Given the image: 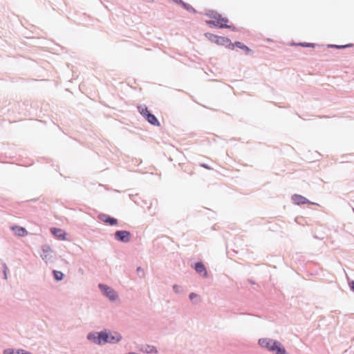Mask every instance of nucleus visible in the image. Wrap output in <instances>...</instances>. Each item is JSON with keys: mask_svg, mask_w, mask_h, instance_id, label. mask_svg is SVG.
I'll list each match as a JSON object with an SVG mask.
<instances>
[{"mask_svg": "<svg viewBox=\"0 0 354 354\" xmlns=\"http://www.w3.org/2000/svg\"><path fill=\"white\" fill-rule=\"evenodd\" d=\"M173 288H174V290H175L176 292H178V288H179V287H178L177 285H174Z\"/></svg>", "mask_w": 354, "mask_h": 354, "instance_id": "nucleus-24", "label": "nucleus"}, {"mask_svg": "<svg viewBox=\"0 0 354 354\" xmlns=\"http://www.w3.org/2000/svg\"><path fill=\"white\" fill-rule=\"evenodd\" d=\"M115 239L122 242H129L131 237V234L125 230L117 231L115 234Z\"/></svg>", "mask_w": 354, "mask_h": 354, "instance_id": "nucleus-6", "label": "nucleus"}, {"mask_svg": "<svg viewBox=\"0 0 354 354\" xmlns=\"http://www.w3.org/2000/svg\"><path fill=\"white\" fill-rule=\"evenodd\" d=\"M12 230L15 231V233L19 236L22 234V227H12Z\"/></svg>", "mask_w": 354, "mask_h": 354, "instance_id": "nucleus-19", "label": "nucleus"}, {"mask_svg": "<svg viewBox=\"0 0 354 354\" xmlns=\"http://www.w3.org/2000/svg\"><path fill=\"white\" fill-rule=\"evenodd\" d=\"M349 285H350V288H351V289L353 291H354V281H351V282L349 283Z\"/></svg>", "mask_w": 354, "mask_h": 354, "instance_id": "nucleus-22", "label": "nucleus"}, {"mask_svg": "<svg viewBox=\"0 0 354 354\" xmlns=\"http://www.w3.org/2000/svg\"><path fill=\"white\" fill-rule=\"evenodd\" d=\"M352 46L351 44H347V45H344V46L333 45V46H332V47L337 48H344L350 47V46Z\"/></svg>", "mask_w": 354, "mask_h": 354, "instance_id": "nucleus-20", "label": "nucleus"}, {"mask_svg": "<svg viewBox=\"0 0 354 354\" xmlns=\"http://www.w3.org/2000/svg\"><path fill=\"white\" fill-rule=\"evenodd\" d=\"M50 232L56 236L58 239L65 240L66 233L64 230L60 228L53 227L50 229Z\"/></svg>", "mask_w": 354, "mask_h": 354, "instance_id": "nucleus-7", "label": "nucleus"}, {"mask_svg": "<svg viewBox=\"0 0 354 354\" xmlns=\"http://www.w3.org/2000/svg\"><path fill=\"white\" fill-rule=\"evenodd\" d=\"M292 201L297 205H304L309 203L307 198L299 194H294L292 196Z\"/></svg>", "mask_w": 354, "mask_h": 354, "instance_id": "nucleus-8", "label": "nucleus"}, {"mask_svg": "<svg viewBox=\"0 0 354 354\" xmlns=\"http://www.w3.org/2000/svg\"><path fill=\"white\" fill-rule=\"evenodd\" d=\"M4 276H5V278L6 279L7 277H6V270L4 271Z\"/></svg>", "mask_w": 354, "mask_h": 354, "instance_id": "nucleus-26", "label": "nucleus"}, {"mask_svg": "<svg viewBox=\"0 0 354 354\" xmlns=\"http://www.w3.org/2000/svg\"><path fill=\"white\" fill-rule=\"evenodd\" d=\"M138 272H141V270L140 268H138Z\"/></svg>", "mask_w": 354, "mask_h": 354, "instance_id": "nucleus-27", "label": "nucleus"}, {"mask_svg": "<svg viewBox=\"0 0 354 354\" xmlns=\"http://www.w3.org/2000/svg\"><path fill=\"white\" fill-rule=\"evenodd\" d=\"M100 219L105 223H109L111 225H117L118 221L115 218L106 216V215H102L100 216Z\"/></svg>", "mask_w": 354, "mask_h": 354, "instance_id": "nucleus-11", "label": "nucleus"}, {"mask_svg": "<svg viewBox=\"0 0 354 354\" xmlns=\"http://www.w3.org/2000/svg\"><path fill=\"white\" fill-rule=\"evenodd\" d=\"M145 118L150 124L157 127L160 126V122L154 115L151 113L148 114L147 117Z\"/></svg>", "mask_w": 354, "mask_h": 354, "instance_id": "nucleus-12", "label": "nucleus"}, {"mask_svg": "<svg viewBox=\"0 0 354 354\" xmlns=\"http://www.w3.org/2000/svg\"><path fill=\"white\" fill-rule=\"evenodd\" d=\"M41 257L46 263L52 260L53 251L49 245H44L42 246Z\"/></svg>", "mask_w": 354, "mask_h": 354, "instance_id": "nucleus-4", "label": "nucleus"}, {"mask_svg": "<svg viewBox=\"0 0 354 354\" xmlns=\"http://www.w3.org/2000/svg\"><path fill=\"white\" fill-rule=\"evenodd\" d=\"M201 166L205 169H212V168L210 167H209L208 165H205V164H202Z\"/></svg>", "mask_w": 354, "mask_h": 354, "instance_id": "nucleus-23", "label": "nucleus"}, {"mask_svg": "<svg viewBox=\"0 0 354 354\" xmlns=\"http://www.w3.org/2000/svg\"><path fill=\"white\" fill-rule=\"evenodd\" d=\"M207 15L211 19L207 20L206 24L210 26L218 27L220 28H230L233 30H235V27L232 25H228L229 20L227 18L223 17L219 13L215 11H209Z\"/></svg>", "mask_w": 354, "mask_h": 354, "instance_id": "nucleus-1", "label": "nucleus"}, {"mask_svg": "<svg viewBox=\"0 0 354 354\" xmlns=\"http://www.w3.org/2000/svg\"><path fill=\"white\" fill-rule=\"evenodd\" d=\"M88 339L93 340L94 342L97 344V336H96L95 334H89L88 335Z\"/></svg>", "mask_w": 354, "mask_h": 354, "instance_id": "nucleus-18", "label": "nucleus"}, {"mask_svg": "<svg viewBox=\"0 0 354 354\" xmlns=\"http://www.w3.org/2000/svg\"><path fill=\"white\" fill-rule=\"evenodd\" d=\"M53 275H54L55 279L57 281L62 280L63 279V276H64V274L62 272L57 271V270L53 271Z\"/></svg>", "mask_w": 354, "mask_h": 354, "instance_id": "nucleus-16", "label": "nucleus"}, {"mask_svg": "<svg viewBox=\"0 0 354 354\" xmlns=\"http://www.w3.org/2000/svg\"><path fill=\"white\" fill-rule=\"evenodd\" d=\"M197 295L194 292H192L190 295H189V299L191 300H193L194 298L197 297Z\"/></svg>", "mask_w": 354, "mask_h": 354, "instance_id": "nucleus-21", "label": "nucleus"}, {"mask_svg": "<svg viewBox=\"0 0 354 354\" xmlns=\"http://www.w3.org/2000/svg\"><path fill=\"white\" fill-rule=\"evenodd\" d=\"M99 288L109 299L113 301L118 297L116 292L111 288L103 284H99Z\"/></svg>", "mask_w": 354, "mask_h": 354, "instance_id": "nucleus-5", "label": "nucleus"}, {"mask_svg": "<svg viewBox=\"0 0 354 354\" xmlns=\"http://www.w3.org/2000/svg\"><path fill=\"white\" fill-rule=\"evenodd\" d=\"M138 110L140 113L145 118H147L148 114H150L151 113L149 111L148 109L145 106H138Z\"/></svg>", "mask_w": 354, "mask_h": 354, "instance_id": "nucleus-14", "label": "nucleus"}, {"mask_svg": "<svg viewBox=\"0 0 354 354\" xmlns=\"http://www.w3.org/2000/svg\"><path fill=\"white\" fill-rule=\"evenodd\" d=\"M142 351L147 353H157V350L156 349V348L151 346H147L142 349Z\"/></svg>", "mask_w": 354, "mask_h": 354, "instance_id": "nucleus-15", "label": "nucleus"}, {"mask_svg": "<svg viewBox=\"0 0 354 354\" xmlns=\"http://www.w3.org/2000/svg\"><path fill=\"white\" fill-rule=\"evenodd\" d=\"M234 46L245 50L246 53H250L251 52V50L247 46L240 41H236L234 43Z\"/></svg>", "mask_w": 354, "mask_h": 354, "instance_id": "nucleus-13", "label": "nucleus"}, {"mask_svg": "<svg viewBox=\"0 0 354 354\" xmlns=\"http://www.w3.org/2000/svg\"><path fill=\"white\" fill-rule=\"evenodd\" d=\"M302 46H306V47H307V46H313V44H302Z\"/></svg>", "mask_w": 354, "mask_h": 354, "instance_id": "nucleus-25", "label": "nucleus"}, {"mask_svg": "<svg viewBox=\"0 0 354 354\" xmlns=\"http://www.w3.org/2000/svg\"><path fill=\"white\" fill-rule=\"evenodd\" d=\"M195 270L198 273L202 274L204 277H207V273L206 269L202 263L199 262L196 263Z\"/></svg>", "mask_w": 354, "mask_h": 354, "instance_id": "nucleus-10", "label": "nucleus"}, {"mask_svg": "<svg viewBox=\"0 0 354 354\" xmlns=\"http://www.w3.org/2000/svg\"><path fill=\"white\" fill-rule=\"evenodd\" d=\"M205 37L211 41L216 44H220L221 41H224L223 37L209 32L205 33Z\"/></svg>", "mask_w": 354, "mask_h": 354, "instance_id": "nucleus-9", "label": "nucleus"}, {"mask_svg": "<svg viewBox=\"0 0 354 354\" xmlns=\"http://www.w3.org/2000/svg\"><path fill=\"white\" fill-rule=\"evenodd\" d=\"M122 336L118 333H106L102 332L97 335V344L115 343L120 341Z\"/></svg>", "mask_w": 354, "mask_h": 354, "instance_id": "nucleus-3", "label": "nucleus"}, {"mask_svg": "<svg viewBox=\"0 0 354 354\" xmlns=\"http://www.w3.org/2000/svg\"><path fill=\"white\" fill-rule=\"evenodd\" d=\"M4 354H21L19 351H17L16 352L14 351L12 349H6L4 351Z\"/></svg>", "mask_w": 354, "mask_h": 354, "instance_id": "nucleus-17", "label": "nucleus"}, {"mask_svg": "<svg viewBox=\"0 0 354 354\" xmlns=\"http://www.w3.org/2000/svg\"><path fill=\"white\" fill-rule=\"evenodd\" d=\"M259 344L261 347L274 352L275 354H286V349L277 341L268 338H262L259 340Z\"/></svg>", "mask_w": 354, "mask_h": 354, "instance_id": "nucleus-2", "label": "nucleus"}, {"mask_svg": "<svg viewBox=\"0 0 354 354\" xmlns=\"http://www.w3.org/2000/svg\"><path fill=\"white\" fill-rule=\"evenodd\" d=\"M138 272H141V270L140 268H138Z\"/></svg>", "mask_w": 354, "mask_h": 354, "instance_id": "nucleus-28", "label": "nucleus"}]
</instances>
